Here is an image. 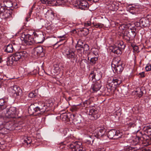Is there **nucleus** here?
Returning <instances> with one entry per match:
<instances>
[{
  "mask_svg": "<svg viewBox=\"0 0 151 151\" xmlns=\"http://www.w3.org/2000/svg\"><path fill=\"white\" fill-rule=\"evenodd\" d=\"M101 86V82L99 81L92 84L91 88L94 92H96L100 89Z\"/></svg>",
  "mask_w": 151,
  "mask_h": 151,
  "instance_id": "obj_17",
  "label": "nucleus"
},
{
  "mask_svg": "<svg viewBox=\"0 0 151 151\" xmlns=\"http://www.w3.org/2000/svg\"><path fill=\"white\" fill-rule=\"evenodd\" d=\"M36 93L33 92H30L28 94V97L31 98H34L36 96Z\"/></svg>",
  "mask_w": 151,
  "mask_h": 151,
  "instance_id": "obj_44",
  "label": "nucleus"
},
{
  "mask_svg": "<svg viewBox=\"0 0 151 151\" xmlns=\"http://www.w3.org/2000/svg\"><path fill=\"white\" fill-rule=\"evenodd\" d=\"M110 49L111 50V51L114 54L119 55V56L122 53V50L118 47H115L114 45L111 46Z\"/></svg>",
  "mask_w": 151,
  "mask_h": 151,
  "instance_id": "obj_20",
  "label": "nucleus"
},
{
  "mask_svg": "<svg viewBox=\"0 0 151 151\" xmlns=\"http://www.w3.org/2000/svg\"><path fill=\"white\" fill-rule=\"evenodd\" d=\"M78 108L77 106H74L73 107L70 109L71 111L73 112H75L77 111L78 109Z\"/></svg>",
  "mask_w": 151,
  "mask_h": 151,
  "instance_id": "obj_47",
  "label": "nucleus"
},
{
  "mask_svg": "<svg viewBox=\"0 0 151 151\" xmlns=\"http://www.w3.org/2000/svg\"><path fill=\"white\" fill-rule=\"evenodd\" d=\"M89 117L91 120H95L99 116L98 112L93 106H90L89 107L88 113Z\"/></svg>",
  "mask_w": 151,
  "mask_h": 151,
  "instance_id": "obj_6",
  "label": "nucleus"
},
{
  "mask_svg": "<svg viewBox=\"0 0 151 151\" xmlns=\"http://www.w3.org/2000/svg\"><path fill=\"white\" fill-rule=\"evenodd\" d=\"M60 117L61 119H62L63 121H68V120H69V118L68 117V116L67 114L65 113L61 114Z\"/></svg>",
  "mask_w": 151,
  "mask_h": 151,
  "instance_id": "obj_33",
  "label": "nucleus"
},
{
  "mask_svg": "<svg viewBox=\"0 0 151 151\" xmlns=\"http://www.w3.org/2000/svg\"><path fill=\"white\" fill-rule=\"evenodd\" d=\"M69 145L72 151H84L86 150L81 142H73Z\"/></svg>",
  "mask_w": 151,
  "mask_h": 151,
  "instance_id": "obj_4",
  "label": "nucleus"
},
{
  "mask_svg": "<svg viewBox=\"0 0 151 151\" xmlns=\"http://www.w3.org/2000/svg\"><path fill=\"white\" fill-rule=\"evenodd\" d=\"M83 42L82 40H80L77 41V43L76 45V47L77 49L78 50H80L82 46H83Z\"/></svg>",
  "mask_w": 151,
  "mask_h": 151,
  "instance_id": "obj_32",
  "label": "nucleus"
},
{
  "mask_svg": "<svg viewBox=\"0 0 151 151\" xmlns=\"http://www.w3.org/2000/svg\"><path fill=\"white\" fill-rule=\"evenodd\" d=\"M71 99V98L70 97H69L68 98V101H69L70 100V99Z\"/></svg>",
  "mask_w": 151,
  "mask_h": 151,
  "instance_id": "obj_64",
  "label": "nucleus"
},
{
  "mask_svg": "<svg viewBox=\"0 0 151 151\" xmlns=\"http://www.w3.org/2000/svg\"><path fill=\"white\" fill-rule=\"evenodd\" d=\"M90 104V101L89 100H86V101L83 102V104Z\"/></svg>",
  "mask_w": 151,
  "mask_h": 151,
  "instance_id": "obj_60",
  "label": "nucleus"
},
{
  "mask_svg": "<svg viewBox=\"0 0 151 151\" xmlns=\"http://www.w3.org/2000/svg\"><path fill=\"white\" fill-rule=\"evenodd\" d=\"M13 46L12 44L8 45L5 51L7 52H11L13 51Z\"/></svg>",
  "mask_w": 151,
  "mask_h": 151,
  "instance_id": "obj_35",
  "label": "nucleus"
},
{
  "mask_svg": "<svg viewBox=\"0 0 151 151\" xmlns=\"http://www.w3.org/2000/svg\"><path fill=\"white\" fill-rule=\"evenodd\" d=\"M143 130L145 133L149 135H151V125L144 127Z\"/></svg>",
  "mask_w": 151,
  "mask_h": 151,
  "instance_id": "obj_28",
  "label": "nucleus"
},
{
  "mask_svg": "<svg viewBox=\"0 0 151 151\" xmlns=\"http://www.w3.org/2000/svg\"><path fill=\"white\" fill-rule=\"evenodd\" d=\"M32 141L31 139L29 137H27L24 140V143H26L27 145L28 146H30V144L31 143Z\"/></svg>",
  "mask_w": 151,
  "mask_h": 151,
  "instance_id": "obj_37",
  "label": "nucleus"
},
{
  "mask_svg": "<svg viewBox=\"0 0 151 151\" xmlns=\"http://www.w3.org/2000/svg\"><path fill=\"white\" fill-rule=\"evenodd\" d=\"M45 17L49 19H53L54 17V14L51 10H47L45 14Z\"/></svg>",
  "mask_w": 151,
  "mask_h": 151,
  "instance_id": "obj_26",
  "label": "nucleus"
},
{
  "mask_svg": "<svg viewBox=\"0 0 151 151\" xmlns=\"http://www.w3.org/2000/svg\"><path fill=\"white\" fill-rule=\"evenodd\" d=\"M93 26L95 27L96 28H101L103 27L104 25L103 24L99 23H94L93 22L92 23Z\"/></svg>",
  "mask_w": 151,
  "mask_h": 151,
  "instance_id": "obj_39",
  "label": "nucleus"
},
{
  "mask_svg": "<svg viewBox=\"0 0 151 151\" xmlns=\"http://www.w3.org/2000/svg\"><path fill=\"white\" fill-rule=\"evenodd\" d=\"M33 8V6L29 10V16H30L32 12V9Z\"/></svg>",
  "mask_w": 151,
  "mask_h": 151,
  "instance_id": "obj_57",
  "label": "nucleus"
},
{
  "mask_svg": "<svg viewBox=\"0 0 151 151\" xmlns=\"http://www.w3.org/2000/svg\"><path fill=\"white\" fill-rule=\"evenodd\" d=\"M2 61V59L1 57H0V63H1Z\"/></svg>",
  "mask_w": 151,
  "mask_h": 151,
  "instance_id": "obj_63",
  "label": "nucleus"
},
{
  "mask_svg": "<svg viewBox=\"0 0 151 151\" xmlns=\"http://www.w3.org/2000/svg\"><path fill=\"white\" fill-rule=\"evenodd\" d=\"M129 28L128 25L126 24H122L120 25L119 27V29L121 30H127V29Z\"/></svg>",
  "mask_w": 151,
  "mask_h": 151,
  "instance_id": "obj_36",
  "label": "nucleus"
},
{
  "mask_svg": "<svg viewBox=\"0 0 151 151\" xmlns=\"http://www.w3.org/2000/svg\"><path fill=\"white\" fill-rule=\"evenodd\" d=\"M131 46L133 48V52L134 53H136V52L138 53L139 52L138 46L132 43L131 44Z\"/></svg>",
  "mask_w": 151,
  "mask_h": 151,
  "instance_id": "obj_34",
  "label": "nucleus"
},
{
  "mask_svg": "<svg viewBox=\"0 0 151 151\" xmlns=\"http://www.w3.org/2000/svg\"><path fill=\"white\" fill-rule=\"evenodd\" d=\"M3 15L4 16L5 18H7L10 16V14L9 12L7 10H6L3 13Z\"/></svg>",
  "mask_w": 151,
  "mask_h": 151,
  "instance_id": "obj_45",
  "label": "nucleus"
},
{
  "mask_svg": "<svg viewBox=\"0 0 151 151\" xmlns=\"http://www.w3.org/2000/svg\"><path fill=\"white\" fill-rule=\"evenodd\" d=\"M145 135H143L142 133L139 131L137 133L136 138H135L136 141L133 144V145L127 147L125 149V151H135L140 149V147L139 145L138 144L139 142H141V141H143L146 140L145 137Z\"/></svg>",
  "mask_w": 151,
  "mask_h": 151,
  "instance_id": "obj_2",
  "label": "nucleus"
},
{
  "mask_svg": "<svg viewBox=\"0 0 151 151\" xmlns=\"http://www.w3.org/2000/svg\"><path fill=\"white\" fill-rule=\"evenodd\" d=\"M8 91L10 96L17 97L19 95V93H21L22 90L18 86L14 85L9 87L8 89Z\"/></svg>",
  "mask_w": 151,
  "mask_h": 151,
  "instance_id": "obj_3",
  "label": "nucleus"
},
{
  "mask_svg": "<svg viewBox=\"0 0 151 151\" xmlns=\"http://www.w3.org/2000/svg\"><path fill=\"white\" fill-rule=\"evenodd\" d=\"M30 16H29V15L26 18V20L27 22H28L29 21V18L30 17Z\"/></svg>",
  "mask_w": 151,
  "mask_h": 151,
  "instance_id": "obj_62",
  "label": "nucleus"
},
{
  "mask_svg": "<svg viewBox=\"0 0 151 151\" xmlns=\"http://www.w3.org/2000/svg\"><path fill=\"white\" fill-rule=\"evenodd\" d=\"M59 68L60 69V71L61 70H63V68H64V66L63 65H62L61 64H59Z\"/></svg>",
  "mask_w": 151,
  "mask_h": 151,
  "instance_id": "obj_56",
  "label": "nucleus"
},
{
  "mask_svg": "<svg viewBox=\"0 0 151 151\" xmlns=\"http://www.w3.org/2000/svg\"><path fill=\"white\" fill-rule=\"evenodd\" d=\"M91 21H88L84 23V25L86 27H88L91 26Z\"/></svg>",
  "mask_w": 151,
  "mask_h": 151,
  "instance_id": "obj_48",
  "label": "nucleus"
},
{
  "mask_svg": "<svg viewBox=\"0 0 151 151\" xmlns=\"http://www.w3.org/2000/svg\"><path fill=\"white\" fill-rule=\"evenodd\" d=\"M4 3L5 7L9 8L13 6V3L10 0H6Z\"/></svg>",
  "mask_w": 151,
  "mask_h": 151,
  "instance_id": "obj_29",
  "label": "nucleus"
},
{
  "mask_svg": "<svg viewBox=\"0 0 151 151\" xmlns=\"http://www.w3.org/2000/svg\"><path fill=\"white\" fill-rule=\"evenodd\" d=\"M105 149L104 148H99L98 149V151H105Z\"/></svg>",
  "mask_w": 151,
  "mask_h": 151,
  "instance_id": "obj_59",
  "label": "nucleus"
},
{
  "mask_svg": "<svg viewBox=\"0 0 151 151\" xmlns=\"http://www.w3.org/2000/svg\"><path fill=\"white\" fill-rule=\"evenodd\" d=\"M34 35L35 36V39L37 40V43H41L43 42L44 41L43 36L40 34L37 35L35 32H33Z\"/></svg>",
  "mask_w": 151,
  "mask_h": 151,
  "instance_id": "obj_22",
  "label": "nucleus"
},
{
  "mask_svg": "<svg viewBox=\"0 0 151 151\" xmlns=\"http://www.w3.org/2000/svg\"><path fill=\"white\" fill-rule=\"evenodd\" d=\"M8 104V99L6 98L0 99V110L6 109Z\"/></svg>",
  "mask_w": 151,
  "mask_h": 151,
  "instance_id": "obj_15",
  "label": "nucleus"
},
{
  "mask_svg": "<svg viewBox=\"0 0 151 151\" xmlns=\"http://www.w3.org/2000/svg\"><path fill=\"white\" fill-rule=\"evenodd\" d=\"M145 70L147 71L151 70V64H147L145 67Z\"/></svg>",
  "mask_w": 151,
  "mask_h": 151,
  "instance_id": "obj_46",
  "label": "nucleus"
},
{
  "mask_svg": "<svg viewBox=\"0 0 151 151\" xmlns=\"http://www.w3.org/2000/svg\"><path fill=\"white\" fill-rule=\"evenodd\" d=\"M30 37L31 35L29 34H27L26 35H24V42L27 45L28 44V43L29 42L28 40Z\"/></svg>",
  "mask_w": 151,
  "mask_h": 151,
  "instance_id": "obj_40",
  "label": "nucleus"
},
{
  "mask_svg": "<svg viewBox=\"0 0 151 151\" xmlns=\"http://www.w3.org/2000/svg\"><path fill=\"white\" fill-rule=\"evenodd\" d=\"M28 54L25 51L17 52L13 55V57H28Z\"/></svg>",
  "mask_w": 151,
  "mask_h": 151,
  "instance_id": "obj_23",
  "label": "nucleus"
},
{
  "mask_svg": "<svg viewBox=\"0 0 151 151\" xmlns=\"http://www.w3.org/2000/svg\"><path fill=\"white\" fill-rule=\"evenodd\" d=\"M135 25L137 27H141V24L140 23V21L139 22H136L135 24Z\"/></svg>",
  "mask_w": 151,
  "mask_h": 151,
  "instance_id": "obj_55",
  "label": "nucleus"
},
{
  "mask_svg": "<svg viewBox=\"0 0 151 151\" xmlns=\"http://www.w3.org/2000/svg\"><path fill=\"white\" fill-rule=\"evenodd\" d=\"M139 75L141 76L142 77H145V73L144 72H142L141 73H139Z\"/></svg>",
  "mask_w": 151,
  "mask_h": 151,
  "instance_id": "obj_58",
  "label": "nucleus"
},
{
  "mask_svg": "<svg viewBox=\"0 0 151 151\" xmlns=\"http://www.w3.org/2000/svg\"><path fill=\"white\" fill-rule=\"evenodd\" d=\"M106 129L103 127L100 128L97 133V136L99 137H102L105 134Z\"/></svg>",
  "mask_w": 151,
  "mask_h": 151,
  "instance_id": "obj_24",
  "label": "nucleus"
},
{
  "mask_svg": "<svg viewBox=\"0 0 151 151\" xmlns=\"http://www.w3.org/2000/svg\"><path fill=\"white\" fill-rule=\"evenodd\" d=\"M137 93V94L139 98L142 96L143 94V92L140 89H139V91H135Z\"/></svg>",
  "mask_w": 151,
  "mask_h": 151,
  "instance_id": "obj_43",
  "label": "nucleus"
},
{
  "mask_svg": "<svg viewBox=\"0 0 151 151\" xmlns=\"http://www.w3.org/2000/svg\"><path fill=\"white\" fill-rule=\"evenodd\" d=\"M128 119V121H131V122L127 123L128 127L129 128L132 127L133 132L137 133L139 131V127L136 125L134 123V121H133V118H130L129 119Z\"/></svg>",
  "mask_w": 151,
  "mask_h": 151,
  "instance_id": "obj_13",
  "label": "nucleus"
},
{
  "mask_svg": "<svg viewBox=\"0 0 151 151\" xmlns=\"http://www.w3.org/2000/svg\"><path fill=\"white\" fill-rule=\"evenodd\" d=\"M118 57H114L113 59L114 60L116 61V65H115L114 68L116 72L117 73L120 74L122 72L125 66V64L121 61L120 59L118 60Z\"/></svg>",
  "mask_w": 151,
  "mask_h": 151,
  "instance_id": "obj_5",
  "label": "nucleus"
},
{
  "mask_svg": "<svg viewBox=\"0 0 151 151\" xmlns=\"http://www.w3.org/2000/svg\"><path fill=\"white\" fill-rule=\"evenodd\" d=\"M69 133L68 130V129H66L64 130L63 131V134H64V136H65L67 135L68 136Z\"/></svg>",
  "mask_w": 151,
  "mask_h": 151,
  "instance_id": "obj_49",
  "label": "nucleus"
},
{
  "mask_svg": "<svg viewBox=\"0 0 151 151\" xmlns=\"http://www.w3.org/2000/svg\"><path fill=\"white\" fill-rule=\"evenodd\" d=\"M125 45H124L123 41H120L118 44L117 47L121 50H124L125 48Z\"/></svg>",
  "mask_w": 151,
  "mask_h": 151,
  "instance_id": "obj_38",
  "label": "nucleus"
},
{
  "mask_svg": "<svg viewBox=\"0 0 151 151\" xmlns=\"http://www.w3.org/2000/svg\"><path fill=\"white\" fill-rule=\"evenodd\" d=\"M81 116L77 114H72L70 115L69 121H72L76 125L80 124L81 122Z\"/></svg>",
  "mask_w": 151,
  "mask_h": 151,
  "instance_id": "obj_8",
  "label": "nucleus"
},
{
  "mask_svg": "<svg viewBox=\"0 0 151 151\" xmlns=\"http://www.w3.org/2000/svg\"><path fill=\"white\" fill-rule=\"evenodd\" d=\"M81 31L83 32L85 31V32L84 35H87L88 33V29H85L84 28L83 29L81 30Z\"/></svg>",
  "mask_w": 151,
  "mask_h": 151,
  "instance_id": "obj_53",
  "label": "nucleus"
},
{
  "mask_svg": "<svg viewBox=\"0 0 151 151\" xmlns=\"http://www.w3.org/2000/svg\"><path fill=\"white\" fill-rule=\"evenodd\" d=\"M96 73V70L92 71L91 72L89 76V81H91L93 82L97 81H99L101 77V74L99 73L97 75Z\"/></svg>",
  "mask_w": 151,
  "mask_h": 151,
  "instance_id": "obj_11",
  "label": "nucleus"
},
{
  "mask_svg": "<svg viewBox=\"0 0 151 151\" xmlns=\"http://www.w3.org/2000/svg\"><path fill=\"white\" fill-rule=\"evenodd\" d=\"M99 51L98 50L95 49V50L93 51V52H92L93 54V56H99Z\"/></svg>",
  "mask_w": 151,
  "mask_h": 151,
  "instance_id": "obj_52",
  "label": "nucleus"
},
{
  "mask_svg": "<svg viewBox=\"0 0 151 151\" xmlns=\"http://www.w3.org/2000/svg\"><path fill=\"white\" fill-rule=\"evenodd\" d=\"M128 9L131 14H136L137 9L134 6L130 5L128 6Z\"/></svg>",
  "mask_w": 151,
  "mask_h": 151,
  "instance_id": "obj_25",
  "label": "nucleus"
},
{
  "mask_svg": "<svg viewBox=\"0 0 151 151\" xmlns=\"http://www.w3.org/2000/svg\"><path fill=\"white\" fill-rule=\"evenodd\" d=\"M88 60L91 64H94L98 60V57H88Z\"/></svg>",
  "mask_w": 151,
  "mask_h": 151,
  "instance_id": "obj_31",
  "label": "nucleus"
},
{
  "mask_svg": "<svg viewBox=\"0 0 151 151\" xmlns=\"http://www.w3.org/2000/svg\"><path fill=\"white\" fill-rule=\"evenodd\" d=\"M43 4H46L50 6L59 5L63 3L62 0H40Z\"/></svg>",
  "mask_w": 151,
  "mask_h": 151,
  "instance_id": "obj_9",
  "label": "nucleus"
},
{
  "mask_svg": "<svg viewBox=\"0 0 151 151\" xmlns=\"http://www.w3.org/2000/svg\"><path fill=\"white\" fill-rule=\"evenodd\" d=\"M6 8L5 6L2 5L1 4H0V14L3 13L5 11Z\"/></svg>",
  "mask_w": 151,
  "mask_h": 151,
  "instance_id": "obj_41",
  "label": "nucleus"
},
{
  "mask_svg": "<svg viewBox=\"0 0 151 151\" xmlns=\"http://www.w3.org/2000/svg\"><path fill=\"white\" fill-rule=\"evenodd\" d=\"M43 51V48L42 46L36 47L34 49V55L38 56L41 55L40 57H43L44 54Z\"/></svg>",
  "mask_w": 151,
  "mask_h": 151,
  "instance_id": "obj_14",
  "label": "nucleus"
},
{
  "mask_svg": "<svg viewBox=\"0 0 151 151\" xmlns=\"http://www.w3.org/2000/svg\"><path fill=\"white\" fill-rule=\"evenodd\" d=\"M136 33L134 31L131 29L125 31L123 34V38L127 40H132L135 37Z\"/></svg>",
  "mask_w": 151,
  "mask_h": 151,
  "instance_id": "obj_7",
  "label": "nucleus"
},
{
  "mask_svg": "<svg viewBox=\"0 0 151 151\" xmlns=\"http://www.w3.org/2000/svg\"><path fill=\"white\" fill-rule=\"evenodd\" d=\"M139 21L141 24V27L148 26L150 25L148 20L145 18H142Z\"/></svg>",
  "mask_w": 151,
  "mask_h": 151,
  "instance_id": "obj_21",
  "label": "nucleus"
},
{
  "mask_svg": "<svg viewBox=\"0 0 151 151\" xmlns=\"http://www.w3.org/2000/svg\"><path fill=\"white\" fill-rule=\"evenodd\" d=\"M37 73V70L34 69L33 71L30 72V74L32 75H34L36 74Z\"/></svg>",
  "mask_w": 151,
  "mask_h": 151,
  "instance_id": "obj_54",
  "label": "nucleus"
},
{
  "mask_svg": "<svg viewBox=\"0 0 151 151\" xmlns=\"http://www.w3.org/2000/svg\"><path fill=\"white\" fill-rule=\"evenodd\" d=\"M107 136L109 139H117L120 138L122 135L119 131L114 129H112L109 131Z\"/></svg>",
  "mask_w": 151,
  "mask_h": 151,
  "instance_id": "obj_10",
  "label": "nucleus"
},
{
  "mask_svg": "<svg viewBox=\"0 0 151 151\" xmlns=\"http://www.w3.org/2000/svg\"><path fill=\"white\" fill-rule=\"evenodd\" d=\"M111 80V81L112 84L114 85L116 87L119 86L122 82L120 79L116 77H112Z\"/></svg>",
  "mask_w": 151,
  "mask_h": 151,
  "instance_id": "obj_19",
  "label": "nucleus"
},
{
  "mask_svg": "<svg viewBox=\"0 0 151 151\" xmlns=\"http://www.w3.org/2000/svg\"><path fill=\"white\" fill-rule=\"evenodd\" d=\"M49 106H50L49 104H46L41 102H39L38 106L35 108H29L28 111L31 115L42 114L46 111Z\"/></svg>",
  "mask_w": 151,
  "mask_h": 151,
  "instance_id": "obj_1",
  "label": "nucleus"
},
{
  "mask_svg": "<svg viewBox=\"0 0 151 151\" xmlns=\"http://www.w3.org/2000/svg\"><path fill=\"white\" fill-rule=\"evenodd\" d=\"M76 52H73L70 50L65 52L64 55L68 57H74L76 55Z\"/></svg>",
  "mask_w": 151,
  "mask_h": 151,
  "instance_id": "obj_30",
  "label": "nucleus"
},
{
  "mask_svg": "<svg viewBox=\"0 0 151 151\" xmlns=\"http://www.w3.org/2000/svg\"><path fill=\"white\" fill-rule=\"evenodd\" d=\"M58 38H63L62 39H61L59 41V42H57V43H56L55 45H55L56 44L58 43L59 42L61 41H62V40H65V38L66 37L65 36V35H62V36H58Z\"/></svg>",
  "mask_w": 151,
  "mask_h": 151,
  "instance_id": "obj_50",
  "label": "nucleus"
},
{
  "mask_svg": "<svg viewBox=\"0 0 151 151\" xmlns=\"http://www.w3.org/2000/svg\"><path fill=\"white\" fill-rule=\"evenodd\" d=\"M89 46L87 44L84 45V46H82V47H81V49L80 50H83V51H87L89 50Z\"/></svg>",
  "mask_w": 151,
  "mask_h": 151,
  "instance_id": "obj_42",
  "label": "nucleus"
},
{
  "mask_svg": "<svg viewBox=\"0 0 151 151\" xmlns=\"http://www.w3.org/2000/svg\"><path fill=\"white\" fill-rule=\"evenodd\" d=\"M16 109L14 107H11L7 111L6 116L8 118H14L15 117L16 113Z\"/></svg>",
  "mask_w": 151,
  "mask_h": 151,
  "instance_id": "obj_12",
  "label": "nucleus"
},
{
  "mask_svg": "<svg viewBox=\"0 0 151 151\" xmlns=\"http://www.w3.org/2000/svg\"><path fill=\"white\" fill-rule=\"evenodd\" d=\"M21 57H8L7 59V63L8 65H11L19 60Z\"/></svg>",
  "mask_w": 151,
  "mask_h": 151,
  "instance_id": "obj_18",
  "label": "nucleus"
},
{
  "mask_svg": "<svg viewBox=\"0 0 151 151\" xmlns=\"http://www.w3.org/2000/svg\"><path fill=\"white\" fill-rule=\"evenodd\" d=\"M17 5V4H16L15 3H13V6H12V7H13L14 8H16Z\"/></svg>",
  "mask_w": 151,
  "mask_h": 151,
  "instance_id": "obj_61",
  "label": "nucleus"
},
{
  "mask_svg": "<svg viewBox=\"0 0 151 151\" xmlns=\"http://www.w3.org/2000/svg\"><path fill=\"white\" fill-rule=\"evenodd\" d=\"M86 0H80L78 4L79 7L82 10H85L87 9L88 6V3L86 1Z\"/></svg>",
  "mask_w": 151,
  "mask_h": 151,
  "instance_id": "obj_16",
  "label": "nucleus"
},
{
  "mask_svg": "<svg viewBox=\"0 0 151 151\" xmlns=\"http://www.w3.org/2000/svg\"><path fill=\"white\" fill-rule=\"evenodd\" d=\"M54 69L57 70L58 71H60V69L59 68V65L55 64L54 65Z\"/></svg>",
  "mask_w": 151,
  "mask_h": 151,
  "instance_id": "obj_51",
  "label": "nucleus"
},
{
  "mask_svg": "<svg viewBox=\"0 0 151 151\" xmlns=\"http://www.w3.org/2000/svg\"><path fill=\"white\" fill-rule=\"evenodd\" d=\"M111 3V4H107V7L109 9V10L112 11H115L118 9L117 7L115 6V4H113L112 2Z\"/></svg>",
  "mask_w": 151,
  "mask_h": 151,
  "instance_id": "obj_27",
  "label": "nucleus"
}]
</instances>
